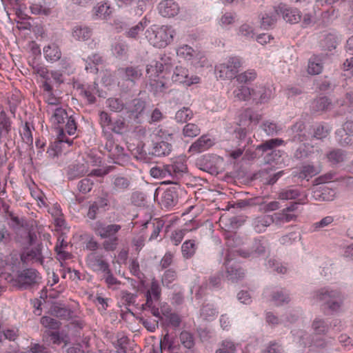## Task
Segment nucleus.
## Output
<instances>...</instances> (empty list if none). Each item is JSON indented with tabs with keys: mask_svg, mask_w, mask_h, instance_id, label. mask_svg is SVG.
Returning a JSON list of instances; mask_svg holds the SVG:
<instances>
[{
	"mask_svg": "<svg viewBox=\"0 0 353 353\" xmlns=\"http://www.w3.org/2000/svg\"><path fill=\"white\" fill-rule=\"evenodd\" d=\"M45 77L50 82L57 84H60L63 81L62 73L57 70L46 72V76H45Z\"/></svg>",
	"mask_w": 353,
	"mask_h": 353,
	"instance_id": "obj_59",
	"label": "nucleus"
},
{
	"mask_svg": "<svg viewBox=\"0 0 353 353\" xmlns=\"http://www.w3.org/2000/svg\"><path fill=\"white\" fill-rule=\"evenodd\" d=\"M21 259L23 263H27L29 261L33 262H38L42 264L43 258L41 254V249L39 246L34 248L28 251L26 254L21 256Z\"/></svg>",
	"mask_w": 353,
	"mask_h": 353,
	"instance_id": "obj_29",
	"label": "nucleus"
},
{
	"mask_svg": "<svg viewBox=\"0 0 353 353\" xmlns=\"http://www.w3.org/2000/svg\"><path fill=\"white\" fill-rule=\"evenodd\" d=\"M336 36L332 33H328L325 36V39L322 41L323 47L331 50L336 46Z\"/></svg>",
	"mask_w": 353,
	"mask_h": 353,
	"instance_id": "obj_56",
	"label": "nucleus"
},
{
	"mask_svg": "<svg viewBox=\"0 0 353 353\" xmlns=\"http://www.w3.org/2000/svg\"><path fill=\"white\" fill-rule=\"evenodd\" d=\"M283 142V141L280 139H272L258 145L256 149L263 152L271 150V152L268 153L265 157V162L269 164L281 165L283 163L282 152L280 150H273V148L281 145Z\"/></svg>",
	"mask_w": 353,
	"mask_h": 353,
	"instance_id": "obj_7",
	"label": "nucleus"
},
{
	"mask_svg": "<svg viewBox=\"0 0 353 353\" xmlns=\"http://www.w3.org/2000/svg\"><path fill=\"white\" fill-rule=\"evenodd\" d=\"M108 239L103 243V248L106 251H114L117 249L118 245L119 238L118 236H113L112 238H107Z\"/></svg>",
	"mask_w": 353,
	"mask_h": 353,
	"instance_id": "obj_62",
	"label": "nucleus"
},
{
	"mask_svg": "<svg viewBox=\"0 0 353 353\" xmlns=\"http://www.w3.org/2000/svg\"><path fill=\"white\" fill-rule=\"evenodd\" d=\"M159 14L163 17H173L178 14L180 10L179 4L174 0H163L158 5Z\"/></svg>",
	"mask_w": 353,
	"mask_h": 353,
	"instance_id": "obj_19",
	"label": "nucleus"
},
{
	"mask_svg": "<svg viewBox=\"0 0 353 353\" xmlns=\"http://www.w3.org/2000/svg\"><path fill=\"white\" fill-rule=\"evenodd\" d=\"M71 35L76 41H86L91 38L92 30L85 25H77L72 27Z\"/></svg>",
	"mask_w": 353,
	"mask_h": 353,
	"instance_id": "obj_22",
	"label": "nucleus"
},
{
	"mask_svg": "<svg viewBox=\"0 0 353 353\" xmlns=\"http://www.w3.org/2000/svg\"><path fill=\"white\" fill-rule=\"evenodd\" d=\"M216 353H236V346L232 341L225 340L221 343Z\"/></svg>",
	"mask_w": 353,
	"mask_h": 353,
	"instance_id": "obj_48",
	"label": "nucleus"
},
{
	"mask_svg": "<svg viewBox=\"0 0 353 353\" xmlns=\"http://www.w3.org/2000/svg\"><path fill=\"white\" fill-rule=\"evenodd\" d=\"M261 21V27L268 29L275 24L279 18V10L277 6L261 13L259 16Z\"/></svg>",
	"mask_w": 353,
	"mask_h": 353,
	"instance_id": "obj_21",
	"label": "nucleus"
},
{
	"mask_svg": "<svg viewBox=\"0 0 353 353\" xmlns=\"http://www.w3.org/2000/svg\"><path fill=\"white\" fill-rule=\"evenodd\" d=\"M85 70L87 72L96 73L98 71L97 65L102 62V58L99 54H93L85 60Z\"/></svg>",
	"mask_w": 353,
	"mask_h": 353,
	"instance_id": "obj_32",
	"label": "nucleus"
},
{
	"mask_svg": "<svg viewBox=\"0 0 353 353\" xmlns=\"http://www.w3.org/2000/svg\"><path fill=\"white\" fill-rule=\"evenodd\" d=\"M327 158L330 162L337 163L345 160V154L341 150H336L327 154Z\"/></svg>",
	"mask_w": 353,
	"mask_h": 353,
	"instance_id": "obj_58",
	"label": "nucleus"
},
{
	"mask_svg": "<svg viewBox=\"0 0 353 353\" xmlns=\"http://www.w3.org/2000/svg\"><path fill=\"white\" fill-rule=\"evenodd\" d=\"M130 181L127 177L117 176L112 179V188L115 192H121L127 190Z\"/></svg>",
	"mask_w": 353,
	"mask_h": 353,
	"instance_id": "obj_35",
	"label": "nucleus"
},
{
	"mask_svg": "<svg viewBox=\"0 0 353 353\" xmlns=\"http://www.w3.org/2000/svg\"><path fill=\"white\" fill-rule=\"evenodd\" d=\"M176 278V273L172 270H168L165 272L162 277V283L167 287L169 286Z\"/></svg>",
	"mask_w": 353,
	"mask_h": 353,
	"instance_id": "obj_64",
	"label": "nucleus"
},
{
	"mask_svg": "<svg viewBox=\"0 0 353 353\" xmlns=\"http://www.w3.org/2000/svg\"><path fill=\"white\" fill-rule=\"evenodd\" d=\"M131 104L132 107L128 108L129 111L137 114L142 112L145 108V103L140 99H134Z\"/></svg>",
	"mask_w": 353,
	"mask_h": 353,
	"instance_id": "obj_63",
	"label": "nucleus"
},
{
	"mask_svg": "<svg viewBox=\"0 0 353 353\" xmlns=\"http://www.w3.org/2000/svg\"><path fill=\"white\" fill-rule=\"evenodd\" d=\"M252 99L257 103H264L271 98L272 91L270 89L261 85H256L251 89Z\"/></svg>",
	"mask_w": 353,
	"mask_h": 353,
	"instance_id": "obj_23",
	"label": "nucleus"
},
{
	"mask_svg": "<svg viewBox=\"0 0 353 353\" xmlns=\"http://www.w3.org/2000/svg\"><path fill=\"white\" fill-rule=\"evenodd\" d=\"M279 15L282 14L283 19L292 24L299 22L301 18L300 11L296 8L288 6L285 4L280 3L277 6Z\"/></svg>",
	"mask_w": 353,
	"mask_h": 353,
	"instance_id": "obj_18",
	"label": "nucleus"
},
{
	"mask_svg": "<svg viewBox=\"0 0 353 353\" xmlns=\"http://www.w3.org/2000/svg\"><path fill=\"white\" fill-rule=\"evenodd\" d=\"M334 196V192L327 188H316L313 190V197L316 200L328 201L332 200Z\"/></svg>",
	"mask_w": 353,
	"mask_h": 353,
	"instance_id": "obj_31",
	"label": "nucleus"
},
{
	"mask_svg": "<svg viewBox=\"0 0 353 353\" xmlns=\"http://www.w3.org/2000/svg\"><path fill=\"white\" fill-rule=\"evenodd\" d=\"M198 249V243L194 239L186 240L181 245L182 256L185 259L193 257Z\"/></svg>",
	"mask_w": 353,
	"mask_h": 353,
	"instance_id": "obj_28",
	"label": "nucleus"
},
{
	"mask_svg": "<svg viewBox=\"0 0 353 353\" xmlns=\"http://www.w3.org/2000/svg\"><path fill=\"white\" fill-rule=\"evenodd\" d=\"M170 172V179L165 181V183L177 184L181 177L188 170L185 156L181 155L172 159V163L167 165Z\"/></svg>",
	"mask_w": 353,
	"mask_h": 353,
	"instance_id": "obj_9",
	"label": "nucleus"
},
{
	"mask_svg": "<svg viewBox=\"0 0 353 353\" xmlns=\"http://www.w3.org/2000/svg\"><path fill=\"white\" fill-rule=\"evenodd\" d=\"M149 21L144 17L137 25L131 27L125 32V36L131 39H137L139 33L148 26Z\"/></svg>",
	"mask_w": 353,
	"mask_h": 353,
	"instance_id": "obj_30",
	"label": "nucleus"
},
{
	"mask_svg": "<svg viewBox=\"0 0 353 353\" xmlns=\"http://www.w3.org/2000/svg\"><path fill=\"white\" fill-rule=\"evenodd\" d=\"M316 110L323 111L327 110L331 105V101L325 97H320L314 101Z\"/></svg>",
	"mask_w": 353,
	"mask_h": 353,
	"instance_id": "obj_60",
	"label": "nucleus"
},
{
	"mask_svg": "<svg viewBox=\"0 0 353 353\" xmlns=\"http://www.w3.org/2000/svg\"><path fill=\"white\" fill-rule=\"evenodd\" d=\"M160 347L161 350H172L174 348V339L172 338L168 332H167L160 341Z\"/></svg>",
	"mask_w": 353,
	"mask_h": 353,
	"instance_id": "obj_52",
	"label": "nucleus"
},
{
	"mask_svg": "<svg viewBox=\"0 0 353 353\" xmlns=\"http://www.w3.org/2000/svg\"><path fill=\"white\" fill-rule=\"evenodd\" d=\"M107 105L114 112H120L124 108L122 101L117 98H110L106 101Z\"/></svg>",
	"mask_w": 353,
	"mask_h": 353,
	"instance_id": "obj_54",
	"label": "nucleus"
},
{
	"mask_svg": "<svg viewBox=\"0 0 353 353\" xmlns=\"http://www.w3.org/2000/svg\"><path fill=\"white\" fill-rule=\"evenodd\" d=\"M161 296V288L158 281L153 279L151 282L150 287L146 293V302L143 305L144 310H149L152 315L161 319V314L158 306L157 302L159 301Z\"/></svg>",
	"mask_w": 353,
	"mask_h": 353,
	"instance_id": "obj_6",
	"label": "nucleus"
},
{
	"mask_svg": "<svg viewBox=\"0 0 353 353\" xmlns=\"http://www.w3.org/2000/svg\"><path fill=\"white\" fill-rule=\"evenodd\" d=\"M164 66L161 62L152 61L147 65L146 72L150 79L159 77V74L163 72Z\"/></svg>",
	"mask_w": 353,
	"mask_h": 353,
	"instance_id": "obj_34",
	"label": "nucleus"
},
{
	"mask_svg": "<svg viewBox=\"0 0 353 353\" xmlns=\"http://www.w3.org/2000/svg\"><path fill=\"white\" fill-rule=\"evenodd\" d=\"M299 195L300 193L296 189H284L279 192V199L281 200L295 199Z\"/></svg>",
	"mask_w": 353,
	"mask_h": 353,
	"instance_id": "obj_47",
	"label": "nucleus"
},
{
	"mask_svg": "<svg viewBox=\"0 0 353 353\" xmlns=\"http://www.w3.org/2000/svg\"><path fill=\"white\" fill-rule=\"evenodd\" d=\"M94 183L90 179L85 178L81 179L77 185L78 190L82 194H87L92 189Z\"/></svg>",
	"mask_w": 353,
	"mask_h": 353,
	"instance_id": "obj_51",
	"label": "nucleus"
},
{
	"mask_svg": "<svg viewBox=\"0 0 353 353\" xmlns=\"http://www.w3.org/2000/svg\"><path fill=\"white\" fill-rule=\"evenodd\" d=\"M172 134H168V136L165 138V140H162L161 137L156 134L153 139L152 146L150 150V154L156 157H163L168 155L172 150V145L169 141L172 139Z\"/></svg>",
	"mask_w": 353,
	"mask_h": 353,
	"instance_id": "obj_14",
	"label": "nucleus"
},
{
	"mask_svg": "<svg viewBox=\"0 0 353 353\" xmlns=\"http://www.w3.org/2000/svg\"><path fill=\"white\" fill-rule=\"evenodd\" d=\"M188 231L187 229H179L173 231L170 236V240L172 244L174 245H179Z\"/></svg>",
	"mask_w": 353,
	"mask_h": 353,
	"instance_id": "obj_49",
	"label": "nucleus"
},
{
	"mask_svg": "<svg viewBox=\"0 0 353 353\" xmlns=\"http://www.w3.org/2000/svg\"><path fill=\"white\" fill-rule=\"evenodd\" d=\"M175 33V30L172 26H152L146 30L145 37L151 45L161 48L171 43Z\"/></svg>",
	"mask_w": 353,
	"mask_h": 353,
	"instance_id": "obj_2",
	"label": "nucleus"
},
{
	"mask_svg": "<svg viewBox=\"0 0 353 353\" xmlns=\"http://www.w3.org/2000/svg\"><path fill=\"white\" fill-rule=\"evenodd\" d=\"M150 175L156 179H165L170 177L169 170L167 165L163 166H155L150 169Z\"/></svg>",
	"mask_w": 353,
	"mask_h": 353,
	"instance_id": "obj_42",
	"label": "nucleus"
},
{
	"mask_svg": "<svg viewBox=\"0 0 353 353\" xmlns=\"http://www.w3.org/2000/svg\"><path fill=\"white\" fill-rule=\"evenodd\" d=\"M41 323L45 327L52 330H58L61 325L59 321L50 316H43L41 319Z\"/></svg>",
	"mask_w": 353,
	"mask_h": 353,
	"instance_id": "obj_50",
	"label": "nucleus"
},
{
	"mask_svg": "<svg viewBox=\"0 0 353 353\" xmlns=\"http://www.w3.org/2000/svg\"><path fill=\"white\" fill-rule=\"evenodd\" d=\"M176 199V192L171 190H167L163 194L161 201L165 207L168 208L174 205Z\"/></svg>",
	"mask_w": 353,
	"mask_h": 353,
	"instance_id": "obj_45",
	"label": "nucleus"
},
{
	"mask_svg": "<svg viewBox=\"0 0 353 353\" xmlns=\"http://www.w3.org/2000/svg\"><path fill=\"white\" fill-rule=\"evenodd\" d=\"M43 54L46 59L50 62H55L61 57V52L55 43H50L43 48Z\"/></svg>",
	"mask_w": 353,
	"mask_h": 353,
	"instance_id": "obj_26",
	"label": "nucleus"
},
{
	"mask_svg": "<svg viewBox=\"0 0 353 353\" xmlns=\"http://www.w3.org/2000/svg\"><path fill=\"white\" fill-rule=\"evenodd\" d=\"M192 117V112L188 108H183L176 112L175 115V119L178 122H185L188 119H190Z\"/></svg>",
	"mask_w": 353,
	"mask_h": 353,
	"instance_id": "obj_53",
	"label": "nucleus"
},
{
	"mask_svg": "<svg viewBox=\"0 0 353 353\" xmlns=\"http://www.w3.org/2000/svg\"><path fill=\"white\" fill-rule=\"evenodd\" d=\"M233 96L237 101H248L252 98V91L248 87L241 85L233 91Z\"/></svg>",
	"mask_w": 353,
	"mask_h": 353,
	"instance_id": "obj_36",
	"label": "nucleus"
},
{
	"mask_svg": "<svg viewBox=\"0 0 353 353\" xmlns=\"http://www.w3.org/2000/svg\"><path fill=\"white\" fill-rule=\"evenodd\" d=\"M157 78L158 79H150L149 83L150 91L152 92L154 95H159L163 92L167 88L166 83L163 77H159Z\"/></svg>",
	"mask_w": 353,
	"mask_h": 353,
	"instance_id": "obj_33",
	"label": "nucleus"
},
{
	"mask_svg": "<svg viewBox=\"0 0 353 353\" xmlns=\"http://www.w3.org/2000/svg\"><path fill=\"white\" fill-rule=\"evenodd\" d=\"M312 327L314 329L315 336L323 334L328 329L327 325L321 319H316L313 323Z\"/></svg>",
	"mask_w": 353,
	"mask_h": 353,
	"instance_id": "obj_57",
	"label": "nucleus"
},
{
	"mask_svg": "<svg viewBox=\"0 0 353 353\" xmlns=\"http://www.w3.org/2000/svg\"><path fill=\"white\" fill-rule=\"evenodd\" d=\"M319 172V171L314 166L310 164H306L302 166L300 172L296 176L300 179H307L308 180L310 178H312V176L317 174Z\"/></svg>",
	"mask_w": 353,
	"mask_h": 353,
	"instance_id": "obj_40",
	"label": "nucleus"
},
{
	"mask_svg": "<svg viewBox=\"0 0 353 353\" xmlns=\"http://www.w3.org/2000/svg\"><path fill=\"white\" fill-rule=\"evenodd\" d=\"M179 339L183 346L187 349H191L194 345V336L188 331L181 332L179 335Z\"/></svg>",
	"mask_w": 353,
	"mask_h": 353,
	"instance_id": "obj_43",
	"label": "nucleus"
},
{
	"mask_svg": "<svg viewBox=\"0 0 353 353\" xmlns=\"http://www.w3.org/2000/svg\"><path fill=\"white\" fill-rule=\"evenodd\" d=\"M72 134H68L72 135ZM73 143V138L71 139L68 137V134H57V138L54 141V148L57 150H61L65 148V145L70 146Z\"/></svg>",
	"mask_w": 353,
	"mask_h": 353,
	"instance_id": "obj_37",
	"label": "nucleus"
},
{
	"mask_svg": "<svg viewBox=\"0 0 353 353\" xmlns=\"http://www.w3.org/2000/svg\"><path fill=\"white\" fill-rule=\"evenodd\" d=\"M177 56L184 59L195 66H204L206 59L200 53L196 52L192 47L188 45H183L179 47L176 50Z\"/></svg>",
	"mask_w": 353,
	"mask_h": 353,
	"instance_id": "obj_12",
	"label": "nucleus"
},
{
	"mask_svg": "<svg viewBox=\"0 0 353 353\" xmlns=\"http://www.w3.org/2000/svg\"><path fill=\"white\" fill-rule=\"evenodd\" d=\"M172 80L174 82L183 83L190 86L199 83L200 78L197 76L189 77L188 70L181 65L176 66L173 72Z\"/></svg>",
	"mask_w": 353,
	"mask_h": 353,
	"instance_id": "obj_15",
	"label": "nucleus"
},
{
	"mask_svg": "<svg viewBox=\"0 0 353 353\" xmlns=\"http://www.w3.org/2000/svg\"><path fill=\"white\" fill-rule=\"evenodd\" d=\"M241 67V61L239 57H230L224 63L215 66V74L216 77L221 79H232L236 78Z\"/></svg>",
	"mask_w": 353,
	"mask_h": 353,
	"instance_id": "obj_4",
	"label": "nucleus"
},
{
	"mask_svg": "<svg viewBox=\"0 0 353 353\" xmlns=\"http://www.w3.org/2000/svg\"><path fill=\"white\" fill-rule=\"evenodd\" d=\"M121 226L118 224L105 225L101 221H97L92 225V230L95 234L102 239L117 236V233L121 230Z\"/></svg>",
	"mask_w": 353,
	"mask_h": 353,
	"instance_id": "obj_16",
	"label": "nucleus"
},
{
	"mask_svg": "<svg viewBox=\"0 0 353 353\" xmlns=\"http://www.w3.org/2000/svg\"><path fill=\"white\" fill-rule=\"evenodd\" d=\"M99 121L103 128V132H107V130H110L109 128H110L112 124L109 114L105 112H101L99 114Z\"/></svg>",
	"mask_w": 353,
	"mask_h": 353,
	"instance_id": "obj_55",
	"label": "nucleus"
},
{
	"mask_svg": "<svg viewBox=\"0 0 353 353\" xmlns=\"http://www.w3.org/2000/svg\"><path fill=\"white\" fill-rule=\"evenodd\" d=\"M93 14L96 19H108L112 14L113 8L107 2H100L93 8Z\"/></svg>",
	"mask_w": 353,
	"mask_h": 353,
	"instance_id": "obj_25",
	"label": "nucleus"
},
{
	"mask_svg": "<svg viewBox=\"0 0 353 353\" xmlns=\"http://www.w3.org/2000/svg\"><path fill=\"white\" fill-rule=\"evenodd\" d=\"M11 130L9 119L6 117L4 111H0V132L3 131L8 132Z\"/></svg>",
	"mask_w": 353,
	"mask_h": 353,
	"instance_id": "obj_61",
	"label": "nucleus"
},
{
	"mask_svg": "<svg viewBox=\"0 0 353 353\" xmlns=\"http://www.w3.org/2000/svg\"><path fill=\"white\" fill-rule=\"evenodd\" d=\"M117 74L120 79L130 82L133 85L142 76V69L139 66L121 68L117 70Z\"/></svg>",
	"mask_w": 353,
	"mask_h": 353,
	"instance_id": "obj_17",
	"label": "nucleus"
},
{
	"mask_svg": "<svg viewBox=\"0 0 353 353\" xmlns=\"http://www.w3.org/2000/svg\"><path fill=\"white\" fill-rule=\"evenodd\" d=\"M306 201L307 197L305 195H303L301 199H299L298 202L293 203L282 210L274 213L272 215L274 223L277 225H281L284 223L295 221L299 215L297 205L304 204Z\"/></svg>",
	"mask_w": 353,
	"mask_h": 353,
	"instance_id": "obj_5",
	"label": "nucleus"
},
{
	"mask_svg": "<svg viewBox=\"0 0 353 353\" xmlns=\"http://www.w3.org/2000/svg\"><path fill=\"white\" fill-rule=\"evenodd\" d=\"M261 119V115L254 113L251 109H246L240 115L236 128L233 132H248L254 130L255 125Z\"/></svg>",
	"mask_w": 353,
	"mask_h": 353,
	"instance_id": "obj_10",
	"label": "nucleus"
},
{
	"mask_svg": "<svg viewBox=\"0 0 353 353\" xmlns=\"http://www.w3.org/2000/svg\"><path fill=\"white\" fill-rule=\"evenodd\" d=\"M255 250L254 252H247L243 249L239 250H230L226 255L225 265L226 268V276L228 280L232 281H237L244 276V271L242 268H239L236 262L231 263L235 259L234 256L236 254L243 257L248 258L255 254H260L265 252V246L263 245L261 241H256L254 243Z\"/></svg>",
	"mask_w": 353,
	"mask_h": 353,
	"instance_id": "obj_1",
	"label": "nucleus"
},
{
	"mask_svg": "<svg viewBox=\"0 0 353 353\" xmlns=\"http://www.w3.org/2000/svg\"><path fill=\"white\" fill-rule=\"evenodd\" d=\"M48 112H52L51 121L58 132H72L77 130L74 119L69 117L64 109L56 107L54 109L48 108Z\"/></svg>",
	"mask_w": 353,
	"mask_h": 353,
	"instance_id": "obj_3",
	"label": "nucleus"
},
{
	"mask_svg": "<svg viewBox=\"0 0 353 353\" xmlns=\"http://www.w3.org/2000/svg\"><path fill=\"white\" fill-rule=\"evenodd\" d=\"M272 223L274 222L272 215H262L253 219L252 225L256 232L261 233Z\"/></svg>",
	"mask_w": 353,
	"mask_h": 353,
	"instance_id": "obj_27",
	"label": "nucleus"
},
{
	"mask_svg": "<svg viewBox=\"0 0 353 353\" xmlns=\"http://www.w3.org/2000/svg\"><path fill=\"white\" fill-rule=\"evenodd\" d=\"M293 335L294 336V341L299 343L300 345L303 347L306 345L310 346L312 343L308 340L307 334L303 330L293 331Z\"/></svg>",
	"mask_w": 353,
	"mask_h": 353,
	"instance_id": "obj_46",
	"label": "nucleus"
},
{
	"mask_svg": "<svg viewBox=\"0 0 353 353\" xmlns=\"http://www.w3.org/2000/svg\"><path fill=\"white\" fill-rule=\"evenodd\" d=\"M236 19V14L232 12H223L218 20V24L223 28H228L233 24Z\"/></svg>",
	"mask_w": 353,
	"mask_h": 353,
	"instance_id": "obj_41",
	"label": "nucleus"
},
{
	"mask_svg": "<svg viewBox=\"0 0 353 353\" xmlns=\"http://www.w3.org/2000/svg\"><path fill=\"white\" fill-rule=\"evenodd\" d=\"M85 263L89 269L97 273H110V265L104 256L98 252L87 255Z\"/></svg>",
	"mask_w": 353,
	"mask_h": 353,
	"instance_id": "obj_11",
	"label": "nucleus"
},
{
	"mask_svg": "<svg viewBox=\"0 0 353 353\" xmlns=\"http://www.w3.org/2000/svg\"><path fill=\"white\" fill-rule=\"evenodd\" d=\"M316 300L323 301L324 310L329 309L331 312H336L342 303L341 293L336 290L322 289L316 293Z\"/></svg>",
	"mask_w": 353,
	"mask_h": 353,
	"instance_id": "obj_8",
	"label": "nucleus"
},
{
	"mask_svg": "<svg viewBox=\"0 0 353 353\" xmlns=\"http://www.w3.org/2000/svg\"><path fill=\"white\" fill-rule=\"evenodd\" d=\"M257 74L254 69H249L236 76V80L239 83H248L256 78Z\"/></svg>",
	"mask_w": 353,
	"mask_h": 353,
	"instance_id": "obj_44",
	"label": "nucleus"
},
{
	"mask_svg": "<svg viewBox=\"0 0 353 353\" xmlns=\"http://www.w3.org/2000/svg\"><path fill=\"white\" fill-rule=\"evenodd\" d=\"M30 10L32 14L49 16L52 13V6L51 3L42 0L31 3Z\"/></svg>",
	"mask_w": 353,
	"mask_h": 353,
	"instance_id": "obj_24",
	"label": "nucleus"
},
{
	"mask_svg": "<svg viewBox=\"0 0 353 353\" xmlns=\"http://www.w3.org/2000/svg\"><path fill=\"white\" fill-rule=\"evenodd\" d=\"M162 314L169 321V323L174 326L178 327L180 325L181 320L178 314L172 313L171 310L168 305H163L161 308Z\"/></svg>",
	"mask_w": 353,
	"mask_h": 353,
	"instance_id": "obj_39",
	"label": "nucleus"
},
{
	"mask_svg": "<svg viewBox=\"0 0 353 353\" xmlns=\"http://www.w3.org/2000/svg\"><path fill=\"white\" fill-rule=\"evenodd\" d=\"M323 64L320 59L317 57H312L308 62L307 72L310 74H319L321 72Z\"/></svg>",
	"mask_w": 353,
	"mask_h": 353,
	"instance_id": "obj_38",
	"label": "nucleus"
},
{
	"mask_svg": "<svg viewBox=\"0 0 353 353\" xmlns=\"http://www.w3.org/2000/svg\"><path fill=\"white\" fill-rule=\"evenodd\" d=\"M41 276L39 273L34 269H26L18 274L13 280V285L20 288L26 287L39 282Z\"/></svg>",
	"mask_w": 353,
	"mask_h": 353,
	"instance_id": "obj_13",
	"label": "nucleus"
},
{
	"mask_svg": "<svg viewBox=\"0 0 353 353\" xmlns=\"http://www.w3.org/2000/svg\"><path fill=\"white\" fill-rule=\"evenodd\" d=\"M214 144V140L210 137L209 134H203L190 145L189 152L193 154L203 152L210 148Z\"/></svg>",
	"mask_w": 353,
	"mask_h": 353,
	"instance_id": "obj_20",
	"label": "nucleus"
}]
</instances>
